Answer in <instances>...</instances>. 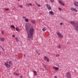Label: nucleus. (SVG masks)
Wrapping results in <instances>:
<instances>
[{
	"label": "nucleus",
	"instance_id": "f257e3e1",
	"mask_svg": "<svg viewBox=\"0 0 78 78\" xmlns=\"http://www.w3.org/2000/svg\"><path fill=\"white\" fill-rule=\"evenodd\" d=\"M26 31L27 33V36L29 41L32 39V37L33 35V33L34 31V29L33 27L31 26L30 24L26 25Z\"/></svg>",
	"mask_w": 78,
	"mask_h": 78
},
{
	"label": "nucleus",
	"instance_id": "f03ea898",
	"mask_svg": "<svg viewBox=\"0 0 78 78\" xmlns=\"http://www.w3.org/2000/svg\"><path fill=\"white\" fill-rule=\"evenodd\" d=\"M70 23L72 25H74L76 24V25L74 27V29L77 32H78V22H75V21H71Z\"/></svg>",
	"mask_w": 78,
	"mask_h": 78
},
{
	"label": "nucleus",
	"instance_id": "7ed1b4c3",
	"mask_svg": "<svg viewBox=\"0 0 78 78\" xmlns=\"http://www.w3.org/2000/svg\"><path fill=\"white\" fill-rule=\"evenodd\" d=\"M58 35V36L59 38H62L63 37V36L59 32V31L57 32L56 33Z\"/></svg>",
	"mask_w": 78,
	"mask_h": 78
},
{
	"label": "nucleus",
	"instance_id": "20e7f679",
	"mask_svg": "<svg viewBox=\"0 0 78 78\" xmlns=\"http://www.w3.org/2000/svg\"><path fill=\"white\" fill-rule=\"evenodd\" d=\"M5 66L6 68H9L11 67V66L9 64L8 62H7L5 63Z\"/></svg>",
	"mask_w": 78,
	"mask_h": 78
},
{
	"label": "nucleus",
	"instance_id": "39448f33",
	"mask_svg": "<svg viewBox=\"0 0 78 78\" xmlns=\"http://www.w3.org/2000/svg\"><path fill=\"white\" fill-rule=\"evenodd\" d=\"M66 77L67 78H71V75L70 73L69 72H67L66 73Z\"/></svg>",
	"mask_w": 78,
	"mask_h": 78
},
{
	"label": "nucleus",
	"instance_id": "423d86ee",
	"mask_svg": "<svg viewBox=\"0 0 78 78\" xmlns=\"http://www.w3.org/2000/svg\"><path fill=\"white\" fill-rule=\"evenodd\" d=\"M70 10L72 11H75V12H77L78 11L76 10V9H75L73 7H72L71 8Z\"/></svg>",
	"mask_w": 78,
	"mask_h": 78
},
{
	"label": "nucleus",
	"instance_id": "0eeeda50",
	"mask_svg": "<svg viewBox=\"0 0 78 78\" xmlns=\"http://www.w3.org/2000/svg\"><path fill=\"white\" fill-rule=\"evenodd\" d=\"M46 6L48 8V10H51V7L48 4H46Z\"/></svg>",
	"mask_w": 78,
	"mask_h": 78
},
{
	"label": "nucleus",
	"instance_id": "6e6552de",
	"mask_svg": "<svg viewBox=\"0 0 78 78\" xmlns=\"http://www.w3.org/2000/svg\"><path fill=\"white\" fill-rule=\"evenodd\" d=\"M58 2L60 4H61L62 6H64V4L63 3V2L61 0L58 1Z\"/></svg>",
	"mask_w": 78,
	"mask_h": 78
},
{
	"label": "nucleus",
	"instance_id": "1a4fd4ad",
	"mask_svg": "<svg viewBox=\"0 0 78 78\" xmlns=\"http://www.w3.org/2000/svg\"><path fill=\"white\" fill-rule=\"evenodd\" d=\"M44 60H46L47 62H49V59H48V58H47V57L46 56H44Z\"/></svg>",
	"mask_w": 78,
	"mask_h": 78
},
{
	"label": "nucleus",
	"instance_id": "9d476101",
	"mask_svg": "<svg viewBox=\"0 0 78 78\" xmlns=\"http://www.w3.org/2000/svg\"><path fill=\"white\" fill-rule=\"evenodd\" d=\"M49 13L50 15H54V12H53L52 11H49Z\"/></svg>",
	"mask_w": 78,
	"mask_h": 78
},
{
	"label": "nucleus",
	"instance_id": "9b49d317",
	"mask_svg": "<svg viewBox=\"0 0 78 78\" xmlns=\"http://www.w3.org/2000/svg\"><path fill=\"white\" fill-rule=\"evenodd\" d=\"M53 68L54 69H55V70H58V69H59V68L58 67H56L55 66H53Z\"/></svg>",
	"mask_w": 78,
	"mask_h": 78
},
{
	"label": "nucleus",
	"instance_id": "f8f14e48",
	"mask_svg": "<svg viewBox=\"0 0 78 78\" xmlns=\"http://www.w3.org/2000/svg\"><path fill=\"white\" fill-rule=\"evenodd\" d=\"M5 39L4 38H2L0 37V41H4Z\"/></svg>",
	"mask_w": 78,
	"mask_h": 78
},
{
	"label": "nucleus",
	"instance_id": "ddd939ff",
	"mask_svg": "<svg viewBox=\"0 0 78 78\" xmlns=\"http://www.w3.org/2000/svg\"><path fill=\"white\" fill-rule=\"evenodd\" d=\"M33 72L34 73V75L36 76V75H37V72L36 71L34 70Z\"/></svg>",
	"mask_w": 78,
	"mask_h": 78
},
{
	"label": "nucleus",
	"instance_id": "4468645a",
	"mask_svg": "<svg viewBox=\"0 0 78 78\" xmlns=\"http://www.w3.org/2000/svg\"><path fill=\"white\" fill-rule=\"evenodd\" d=\"M31 22L32 23H34V24L35 23V20H31Z\"/></svg>",
	"mask_w": 78,
	"mask_h": 78
},
{
	"label": "nucleus",
	"instance_id": "2eb2a0df",
	"mask_svg": "<svg viewBox=\"0 0 78 78\" xmlns=\"http://www.w3.org/2000/svg\"><path fill=\"white\" fill-rule=\"evenodd\" d=\"M27 5L28 6H32V4H27Z\"/></svg>",
	"mask_w": 78,
	"mask_h": 78
},
{
	"label": "nucleus",
	"instance_id": "dca6fc26",
	"mask_svg": "<svg viewBox=\"0 0 78 78\" xmlns=\"http://www.w3.org/2000/svg\"><path fill=\"white\" fill-rule=\"evenodd\" d=\"M58 48H59V49H61V45L60 44H59L58 45Z\"/></svg>",
	"mask_w": 78,
	"mask_h": 78
},
{
	"label": "nucleus",
	"instance_id": "f3484780",
	"mask_svg": "<svg viewBox=\"0 0 78 78\" xmlns=\"http://www.w3.org/2000/svg\"><path fill=\"white\" fill-rule=\"evenodd\" d=\"M25 20L26 22H28L29 20L28 19H25Z\"/></svg>",
	"mask_w": 78,
	"mask_h": 78
},
{
	"label": "nucleus",
	"instance_id": "a211bd4d",
	"mask_svg": "<svg viewBox=\"0 0 78 78\" xmlns=\"http://www.w3.org/2000/svg\"><path fill=\"white\" fill-rule=\"evenodd\" d=\"M11 27L12 28H14L15 29H16V28L14 27V26L13 25H12L11 26Z\"/></svg>",
	"mask_w": 78,
	"mask_h": 78
},
{
	"label": "nucleus",
	"instance_id": "6ab92c4d",
	"mask_svg": "<svg viewBox=\"0 0 78 78\" xmlns=\"http://www.w3.org/2000/svg\"><path fill=\"white\" fill-rule=\"evenodd\" d=\"M36 5H37V6L38 7H41V5L38 4H36Z\"/></svg>",
	"mask_w": 78,
	"mask_h": 78
},
{
	"label": "nucleus",
	"instance_id": "aec40b11",
	"mask_svg": "<svg viewBox=\"0 0 78 78\" xmlns=\"http://www.w3.org/2000/svg\"><path fill=\"white\" fill-rule=\"evenodd\" d=\"M5 11H8V10H9V9L8 8H5Z\"/></svg>",
	"mask_w": 78,
	"mask_h": 78
},
{
	"label": "nucleus",
	"instance_id": "412c9836",
	"mask_svg": "<svg viewBox=\"0 0 78 78\" xmlns=\"http://www.w3.org/2000/svg\"><path fill=\"white\" fill-rule=\"evenodd\" d=\"M42 30L43 31H46V29H45L44 28H43Z\"/></svg>",
	"mask_w": 78,
	"mask_h": 78
},
{
	"label": "nucleus",
	"instance_id": "4be33fe9",
	"mask_svg": "<svg viewBox=\"0 0 78 78\" xmlns=\"http://www.w3.org/2000/svg\"><path fill=\"white\" fill-rule=\"evenodd\" d=\"M10 65L11 64H12V62H11V61H10L9 62V63Z\"/></svg>",
	"mask_w": 78,
	"mask_h": 78
},
{
	"label": "nucleus",
	"instance_id": "5701e85b",
	"mask_svg": "<svg viewBox=\"0 0 78 78\" xmlns=\"http://www.w3.org/2000/svg\"><path fill=\"white\" fill-rule=\"evenodd\" d=\"M51 2L52 3H54V0H51Z\"/></svg>",
	"mask_w": 78,
	"mask_h": 78
},
{
	"label": "nucleus",
	"instance_id": "b1692460",
	"mask_svg": "<svg viewBox=\"0 0 78 78\" xmlns=\"http://www.w3.org/2000/svg\"><path fill=\"white\" fill-rule=\"evenodd\" d=\"M59 56H60L59 54H57L56 55V57H59Z\"/></svg>",
	"mask_w": 78,
	"mask_h": 78
},
{
	"label": "nucleus",
	"instance_id": "393cba45",
	"mask_svg": "<svg viewBox=\"0 0 78 78\" xmlns=\"http://www.w3.org/2000/svg\"><path fill=\"white\" fill-rule=\"evenodd\" d=\"M20 8H23V6L22 5H20Z\"/></svg>",
	"mask_w": 78,
	"mask_h": 78
},
{
	"label": "nucleus",
	"instance_id": "a878e982",
	"mask_svg": "<svg viewBox=\"0 0 78 78\" xmlns=\"http://www.w3.org/2000/svg\"><path fill=\"white\" fill-rule=\"evenodd\" d=\"M16 30L17 31H19V29L17 28V27L16 28Z\"/></svg>",
	"mask_w": 78,
	"mask_h": 78
},
{
	"label": "nucleus",
	"instance_id": "bb28decb",
	"mask_svg": "<svg viewBox=\"0 0 78 78\" xmlns=\"http://www.w3.org/2000/svg\"><path fill=\"white\" fill-rule=\"evenodd\" d=\"M23 18L24 19H26L27 17H26V16H23Z\"/></svg>",
	"mask_w": 78,
	"mask_h": 78
},
{
	"label": "nucleus",
	"instance_id": "cd10ccee",
	"mask_svg": "<svg viewBox=\"0 0 78 78\" xmlns=\"http://www.w3.org/2000/svg\"><path fill=\"white\" fill-rule=\"evenodd\" d=\"M16 40L17 41V42H18V38H17V37H16Z\"/></svg>",
	"mask_w": 78,
	"mask_h": 78
},
{
	"label": "nucleus",
	"instance_id": "c85d7f7f",
	"mask_svg": "<svg viewBox=\"0 0 78 78\" xmlns=\"http://www.w3.org/2000/svg\"><path fill=\"white\" fill-rule=\"evenodd\" d=\"M2 34H4V31H2Z\"/></svg>",
	"mask_w": 78,
	"mask_h": 78
},
{
	"label": "nucleus",
	"instance_id": "c756f323",
	"mask_svg": "<svg viewBox=\"0 0 78 78\" xmlns=\"http://www.w3.org/2000/svg\"><path fill=\"white\" fill-rule=\"evenodd\" d=\"M58 9H59V11H61L62 10V9L61 8H58Z\"/></svg>",
	"mask_w": 78,
	"mask_h": 78
},
{
	"label": "nucleus",
	"instance_id": "7c9ffc66",
	"mask_svg": "<svg viewBox=\"0 0 78 78\" xmlns=\"http://www.w3.org/2000/svg\"><path fill=\"white\" fill-rule=\"evenodd\" d=\"M37 53L38 55H41V54L39 52H38V51H37Z\"/></svg>",
	"mask_w": 78,
	"mask_h": 78
},
{
	"label": "nucleus",
	"instance_id": "2f4dec72",
	"mask_svg": "<svg viewBox=\"0 0 78 78\" xmlns=\"http://www.w3.org/2000/svg\"><path fill=\"white\" fill-rule=\"evenodd\" d=\"M16 76H19V74L18 73H16Z\"/></svg>",
	"mask_w": 78,
	"mask_h": 78
},
{
	"label": "nucleus",
	"instance_id": "473e14b6",
	"mask_svg": "<svg viewBox=\"0 0 78 78\" xmlns=\"http://www.w3.org/2000/svg\"><path fill=\"white\" fill-rule=\"evenodd\" d=\"M15 35H12V37H15Z\"/></svg>",
	"mask_w": 78,
	"mask_h": 78
},
{
	"label": "nucleus",
	"instance_id": "72a5a7b5",
	"mask_svg": "<svg viewBox=\"0 0 78 78\" xmlns=\"http://www.w3.org/2000/svg\"><path fill=\"white\" fill-rule=\"evenodd\" d=\"M63 24V23H60V25H62Z\"/></svg>",
	"mask_w": 78,
	"mask_h": 78
},
{
	"label": "nucleus",
	"instance_id": "f704fd0d",
	"mask_svg": "<svg viewBox=\"0 0 78 78\" xmlns=\"http://www.w3.org/2000/svg\"><path fill=\"white\" fill-rule=\"evenodd\" d=\"M67 44H70V42H68L67 43Z\"/></svg>",
	"mask_w": 78,
	"mask_h": 78
},
{
	"label": "nucleus",
	"instance_id": "c9c22d12",
	"mask_svg": "<svg viewBox=\"0 0 78 78\" xmlns=\"http://www.w3.org/2000/svg\"><path fill=\"white\" fill-rule=\"evenodd\" d=\"M54 78H57V76H55Z\"/></svg>",
	"mask_w": 78,
	"mask_h": 78
},
{
	"label": "nucleus",
	"instance_id": "e433bc0d",
	"mask_svg": "<svg viewBox=\"0 0 78 78\" xmlns=\"http://www.w3.org/2000/svg\"><path fill=\"white\" fill-rule=\"evenodd\" d=\"M20 78H22V76H20Z\"/></svg>",
	"mask_w": 78,
	"mask_h": 78
},
{
	"label": "nucleus",
	"instance_id": "4c0bfd02",
	"mask_svg": "<svg viewBox=\"0 0 78 78\" xmlns=\"http://www.w3.org/2000/svg\"><path fill=\"white\" fill-rule=\"evenodd\" d=\"M36 51L37 53V50Z\"/></svg>",
	"mask_w": 78,
	"mask_h": 78
},
{
	"label": "nucleus",
	"instance_id": "58836bf2",
	"mask_svg": "<svg viewBox=\"0 0 78 78\" xmlns=\"http://www.w3.org/2000/svg\"><path fill=\"white\" fill-rule=\"evenodd\" d=\"M1 55V52H0V55Z\"/></svg>",
	"mask_w": 78,
	"mask_h": 78
},
{
	"label": "nucleus",
	"instance_id": "ea45409f",
	"mask_svg": "<svg viewBox=\"0 0 78 78\" xmlns=\"http://www.w3.org/2000/svg\"><path fill=\"white\" fill-rule=\"evenodd\" d=\"M2 49H3V50H4V49H3V48H2Z\"/></svg>",
	"mask_w": 78,
	"mask_h": 78
},
{
	"label": "nucleus",
	"instance_id": "a19ab883",
	"mask_svg": "<svg viewBox=\"0 0 78 78\" xmlns=\"http://www.w3.org/2000/svg\"><path fill=\"white\" fill-rule=\"evenodd\" d=\"M18 0V1H20V0Z\"/></svg>",
	"mask_w": 78,
	"mask_h": 78
},
{
	"label": "nucleus",
	"instance_id": "79ce46f5",
	"mask_svg": "<svg viewBox=\"0 0 78 78\" xmlns=\"http://www.w3.org/2000/svg\"><path fill=\"white\" fill-rule=\"evenodd\" d=\"M24 57H25V55H24Z\"/></svg>",
	"mask_w": 78,
	"mask_h": 78
},
{
	"label": "nucleus",
	"instance_id": "37998d69",
	"mask_svg": "<svg viewBox=\"0 0 78 78\" xmlns=\"http://www.w3.org/2000/svg\"><path fill=\"white\" fill-rule=\"evenodd\" d=\"M14 74H15V73H14Z\"/></svg>",
	"mask_w": 78,
	"mask_h": 78
}]
</instances>
